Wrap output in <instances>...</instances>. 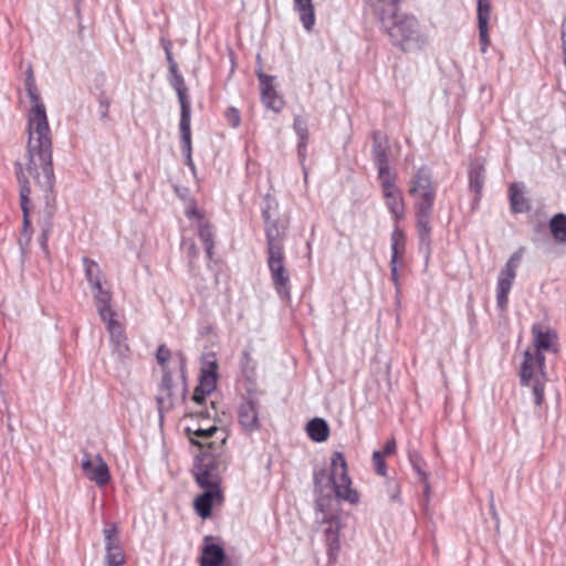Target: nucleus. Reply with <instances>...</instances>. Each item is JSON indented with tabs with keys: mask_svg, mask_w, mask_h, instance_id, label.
Returning a JSON list of instances; mask_svg holds the SVG:
<instances>
[{
	"mask_svg": "<svg viewBox=\"0 0 566 566\" xmlns=\"http://www.w3.org/2000/svg\"><path fill=\"white\" fill-rule=\"evenodd\" d=\"M82 470L87 479L95 482L97 486H104L111 480L108 467L99 454L94 460L85 454V459L82 461Z\"/></svg>",
	"mask_w": 566,
	"mask_h": 566,
	"instance_id": "nucleus-14",
	"label": "nucleus"
},
{
	"mask_svg": "<svg viewBox=\"0 0 566 566\" xmlns=\"http://www.w3.org/2000/svg\"><path fill=\"white\" fill-rule=\"evenodd\" d=\"M271 206L268 205L266 208L262 210V218L264 221V230L266 237V244H269L271 237H273V241H283V238L280 233L277 221L271 214Z\"/></svg>",
	"mask_w": 566,
	"mask_h": 566,
	"instance_id": "nucleus-31",
	"label": "nucleus"
},
{
	"mask_svg": "<svg viewBox=\"0 0 566 566\" xmlns=\"http://www.w3.org/2000/svg\"><path fill=\"white\" fill-rule=\"evenodd\" d=\"M521 262V253H513L500 271L496 283V304L501 311H506L509 293L516 276V269Z\"/></svg>",
	"mask_w": 566,
	"mask_h": 566,
	"instance_id": "nucleus-7",
	"label": "nucleus"
},
{
	"mask_svg": "<svg viewBox=\"0 0 566 566\" xmlns=\"http://www.w3.org/2000/svg\"><path fill=\"white\" fill-rule=\"evenodd\" d=\"M331 472L326 469L315 470L313 474L314 494L325 493L332 489L336 496L356 504L359 501L357 491L353 490L350 478L347 471L346 460L340 452H334L331 460Z\"/></svg>",
	"mask_w": 566,
	"mask_h": 566,
	"instance_id": "nucleus-4",
	"label": "nucleus"
},
{
	"mask_svg": "<svg viewBox=\"0 0 566 566\" xmlns=\"http://www.w3.org/2000/svg\"><path fill=\"white\" fill-rule=\"evenodd\" d=\"M226 117L232 127H238L240 124V113L237 108L230 107L227 109Z\"/></svg>",
	"mask_w": 566,
	"mask_h": 566,
	"instance_id": "nucleus-44",
	"label": "nucleus"
},
{
	"mask_svg": "<svg viewBox=\"0 0 566 566\" xmlns=\"http://www.w3.org/2000/svg\"><path fill=\"white\" fill-rule=\"evenodd\" d=\"M390 277H391V281L396 285H398V282H399L398 262H395V263L390 262Z\"/></svg>",
	"mask_w": 566,
	"mask_h": 566,
	"instance_id": "nucleus-47",
	"label": "nucleus"
},
{
	"mask_svg": "<svg viewBox=\"0 0 566 566\" xmlns=\"http://www.w3.org/2000/svg\"><path fill=\"white\" fill-rule=\"evenodd\" d=\"M396 440L395 439H390L386 442L384 449L380 451V453H384V455H391L396 452Z\"/></svg>",
	"mask_w": 566,
	"mask_h": 566,
	"instance_id": "nucleus-46",
	"label": "nucleus"
},
{
	"mask_svg": "<svg viewBox=\"0 0 566 566\" xmlns=\"http://www.w3.org/2000/svg\"><path fill=\"white\" fill-rule=\"evenodd\" d=\"M98 101V113L101 120H108V113L111 106V97L105 93L101 92L97 96Z\"/></svg>",
	"mask_w": 566,
	"mask_h": 566,
	"instance_id": "nucleus-39",
	"label": "nucleus"
},
{
	"mask_svg": "<svg viewBox=\"0 0 566 566\" xmlns=\"http://www.w3.org/2000/svg\"><path fill=\"white\" fill-rule=\"evenodd\" d=\"M243 356H244L245 359L249 358V354L247 352L243 353Z\"/></svg>",
	"mask_w": 566,
	"mask_h": 566,
	"instance_id": "nucleus-52",
	"label": "nucleus"
},
{
	"mask_svg": "<svg viewBox=\"0 0 566 566\" xmlns=\"http://www.w3.org/2000/svg\"><path fill=\"white\" fill-rule=\"evenodd\" d=\"M218 363L216 359L207 361V367H202L199 376V384L195 388L192 400L202 405L206 397L210 395L217 386L218 379Z\"/></svg>",
	"mask_w": 566,
	"mask_h": 566,
	"instance_id": "nucleus-10",
	"label": "nucleus"
},
{
	"mask_svg": "<svg viewBox=\"0 0 566 566\" xmlns=\"http://www.w3.org/2000/svg\"><path fill=\"white\" fill-rule=\"evenodd\" d=\"M273 237L266 244L268 268L271 273L273 286L281 297H290L291 285L290 274L284 265L285 253L283 241H273Z\"/></svg>",
	"mask_w": 566,
	"mask_h": 566,
	"instance_id": "nucleus-6",
	"label": "nucleus"
},
{
	"mask_svg": "<svg viewBox=\"0 0 566 566\" xmlns=\"http://www.w3.org/2000/svg\"><path fill=\"white\" fill-rule=\"evenodd\" d=\"M83 264L85 276L91 287H98V284H101L103 280V273L99 265L88 258H83Z\"/></svg>",
	"mask_w": 566,
	"mask_h": 566,
	"instance_id": "nucleus-34",
	"label": "nucleus"
},
{
	"mask_svg": "<svg viewBox=\"0 0 566 566\" xmlns=\"http://www.w3.org/2000/svg\"><path fill=\"white\" fill-rule=\"evenodd\" d=\"M156 358L158 364L163 366V369H167L166 364L170 358V350L165 345H160L157 349Z\"/></svg>",
	"mask_w": 566,
	"mask_h": 566,
	"instance_id": "nucleus-42",
	"label": "nucleus"
},
{
	"mask_svg": "<svg viewBox=\"0 0 566 566\" xmlns=\"http://www.w3.org/2000/svg\"><path fill=\"white\" fill-rule=\"evenodd\" d=\"M391 241V263L398 262L399 258L406 252V235L405 232L399 228L395 227L390 237Z\"/></svg>",
	"mask_w": 566,
	"mask_h": 566,
	"instance_id": "nucleus-30",
	"label": "nucleus"
},
{
	"mask_svg": "<svg viewBox=\"0 0 566 566\" xmlns=\"http://www.w3.org/2000/svg\"><path fill=\"white\" fill-rule=\"evenodd\" d=\"M106 324L107 331L109 332L111 338L118 346H124V342L126 339L124 329L122 325L115 319V315L106 317V321H103Z\"/></svg>",
	"mask_w": 566,
	"mask_h": 566,
	"instance_id": "nucleus-36",
	"label": "nucleus"
},
{
	"mask_svg": "<svg viewBox=\"0 0 566 566\" xmlns=\"http://www.w3.org/2000/svg\"><path fill=\"white\" fill-rule=\"evenodd\" d=\"M484 179H485L484 167L480 164L471 165L470 170H469V182H470V188L476 195L481 193V191L483 189V185H484Z\"/></svg>",
	"mask_w": 566,
	"mask_h": 566,
	"instance_id": "nucleus-35",
	"label": "nucleus"
},
{
	"mask_svg": "<svg viewBox=\"0 0 566 566\" xmlns=\"http://www.w3.org/2000/svg\"><path fill=\"white\" fill-rule=\"evenodd\" d=\"M544 384L545 379L536 378L535 380L531 381L533 395H534V401L537 406H541L544 401Z\"/></svg>",
	"mask_w": 566,
	"mask_h": 566,
	"instance_id": "nucleus-40",
	"label": "nucleus"
},
{
	"mask_svg": "<svg viewBox=\"0 0 566 566\" xmlns=\"http://www.w3.org/2000/svg\"><path fill=\"white\" fill-rule=\"evenodd\" d=\"M322 523L328 524V526L325 528V542L327 545V555L328 559L331 562H335L337 558V555L340 549V543H339V530H340V521L339 517H334L331 520H321Z\"/></svg>",
	"mask_w": 566,
	"mask_h": 566,
	"instance_id": "nucleus-17",
	"label": "nucleus"
},
{
	"mask_svg": "<svg viewBox=\"0 0 566 566\" xmlns=\"http://www.w3.org/2000/svg\"><path fill=\"white\" fill-rule=\"evenodd\" d=\"M294 10L300 14V20L305 30L311 31L315 24V13L312 0H293Z\"/></svg>",
	"mask_w": 566,
	"mask_h": 566,
	"instance_id": "nucleus-26",
	"label": "nucleus"
},
{
	"mask_svg": "<svg viewBox=\"0 0 566 566\" xmlns=\"http://www.w3.org/2000/svg\"><path fill=\"white\" fill-rule=\"evenodd\" d=\"M105 536V562L107 566H123L125 564V554L119 544L118 531L115 524L104 528Z\"/></svg>",
	"mask_w": 566,
	"mask_h": 566,
	"instance_id": "nucleus-13",
	"label": "nucleus"
},
{
	"mask_svg": "<svg viewBox=\"0 0 566 566\" xmlns=\"http://www.w3.org/2000/svg\"><path fill=\"white\" fill-rule=\"evenodd\" d=\"M198 235L201 242L205 245L206 252L208 258L210 259L212 256V250H213V233L211 230V227L207 222H202L199 226Z\"/></svg>",
	"mask_w": 566,
	"mask_h": 566,
	"instance_id": "nucleus-37",
	"label": "nucleus"
},
{
	"mask_svg": "<svg viewBox=\"0 0 566 566\" xmlns=\"http://www.w3.org/2000/svg\"><path fill=\"white\" fill-rule=\"evenodd\" d=\"M185 164H186V165H187V166H188L192 171H195L196 166H195V164H193V161H192L191 155H186V156H185Z\"/></svg>",
	"mask_w": 566,
	"mask_h": 566,
	"instance_id": "nucleus-50",
	"label": "nucleus"
},
{
	"mask_svg": "<svg viewBox=\"0 0 566 566\" xmlns=\"http://www.w3.org/2000/svg\"><path fill=\"white\" fill-rule=\"evenodd\" d=\"M490 512H491L492 518L495 520V522L499 524L500 517H499L497 511L495 509L494 499H493L492 494H491V500H490Z\"/></svg>",
	"mask_w": 566,
	"mask_h": 566,
	"instance_id": "nucleus-48",
	"label": "nucleus"
},
{
	"mask_svg": "<svg viewBox=\"0 0 566 566\" xmlns=\"http://www.w3.org/2000/svg\"><path fill=\"white\" fill-rule=\"evenodd\" d=\"M163 43H164V50H165V53H166V60H167L168 65H169V71H174L175 72L176 69L178 67V64L175 61L172 52H171V42L170 41H163Z\"/></svg>",
	"mask_w": 566,
	"mask_h": 566,
	"instance_id": "nucleus-43",
	"label": "nucleus"
},
{
	"mask_svg": "<svg viewBox=\"0 0 566 566\" xmlns=\"http://www.w3.org/2000/svg\"><path fill=\"white\" fill-rule=\"evenodd\" d=\"M339 500L336 493L332 494V492L315 494V507L322 513V520L339 517Z\"/></svg>",
	"mask_w": 566,
	"mask_h": 566,
	"instance_id": "nucleus-20",
	"label": "nucleus"
},
{
	"mask_svg": "<svg viewBox=\"0 0 566 566\" xmlns=\"http://www.w3.org/2000/svg\"><path fill=\"white\" fill-rule=\"evenodd\" d=\"M402 0H369L374 15L390 43L402 52H416L428 44L418 19L413 14L398 13Z\"/></svg>",
	"mask_w": 566,
	"mask_h": 566,
	"instance_id": "nucleus-2",
	"label": "nucleus"
},
{
	"mask_svg": "<svg viewBox=\"0 0 566 566\" xmlns=\"http://www.w3.org/2000/svg\"><path fill=\"white\" fill-rule=\"evenodd\" d=\"M562 49L563 53L566 54V19L563 21L562 24Z\"/></svg>",
	"mask_w": 566,
	"mask_h": 566,
	"instance_id": "nucleus-49",
	"label": "nucleus"
},
{
	"mask_svg": "<svg viewBox=\"0 0 566 566\" xmlns=\"http://www.w3.org/2000/svg\"><path fill=\"white\" fill-rule=\"evenodd\" d=\"M408 193L415 201L420 249L429 254L431 251L430 220L437 193V186L432 182L429 168L421 167L415 172L410 179Z\"/></svg>",
	"mask_w": 566,
	"mask_h": 566,
	"instance_id": "nucleus-3",
	"label": "nucleus"
},
{
	"mask_svg": "<svg viewBox=\"0 0 566 566\" xmlns=\"http://www.w3.org/2000/svg\"><path fill=\"white\" fill-rule=\"evenodd\" d=\"M256 75L260 81L262 103L268 108L279 112L281 109L282 103L279 101L276 91L273 85L274 76L266 75L262 71H258Z\"/></svg>",
	"mask_w": 566,
	"mask_h": 566,
	"instance_id": "nucleus-16",
	"label": "nucleus"
},
{
	"mask_svg": "<svg viewBox=\"0 0 566 566\" xmlns=\"http://www.w3.org/2000/svg\"><path fill=\"white\" fill-rule=\"evenodd\" d=\"M395 176L380 179L386 206L396 220L405 219V201L402 193L395 184Z\"/></svg>",
	"mask_w": 566,
	"mask_h": 566,
	"instance_id": "nucleus-11",
	"label": "nucleus"
},
{
	"mask_svg": "<svg viewBox=\"0 0 566 566\" xmlns=\"http://www.w3.org/2000/svg\"><path fill=\"white\" fill-rule=\"evenodd\" d=\"M533 342L535 346V353H542L543 350L547 352H557L556 339L557 335L549 329L544 331L543 327L538 324L532 327Z\"/></svg>",
	"mask_w": 566,
	"mask_h": 566,
	"instance_id": "nucleus-24",
	"label": "nucleus"
},
{
	"mask_svg": "<svg viewBox=\"0 0 566 566\" xmlns=\"http://www.w3.org/2000/svg\"><path fill=\"white\" fill-rule=\"evenodd\" d=\"M198 413H199L200 416H202V417H208V418L210 417V415H209V412H208V411H205V412H203V411H200V412H198Z\"/></svg>",
	"mask_w": 566,
	"mask_h": 566,
	"instance_id": "nucleus-51",
	"label": "nucleus"
},
{
	"mask_svg": "<svg viewBox=\"0 0 566 566\" xmlns=\"http://www.w3.org/2000/svg\"><path fill=\"white\" fill-rule=\"evenodd\" d=\"M25 90L32 102L28 115V163L25 171L17 163V177L20 186V206L23 214V233L31 228L30 220V185L25 172L32 176L36 186L44 192H51L54 187V171L52 164V137L48 123L44 103L41 99L31 67L25 73Z\"/></svg>",
	"mask_w": 566,
	"mask_h": 566,
	"instance_id": "nucleus-1",
	"label": "nucleus"
},
{
	"mask_svg": "<svg viewBox=\"0 0 566 566\" xmlns=\"http://www.w3.org/2000/svg\"><path fill=\"white\" fill-rule=\"evenodd\" d=\"M306 431L308 437L315 442L326 441L329 436L327 422L322 418H314L307 422Z\"/></svg>",
	"mask_w": 566,
	"mask_h": 566,
	"instance_id": "nucleus-29",
	"label": "nucleus"
},
{
	"mask_svg": "<svg viewBox=\"0 0 566 566\" xmlns=\"http://www.w3.org/2000/svg\"><path fill=\"white\" fill-rule=\"evenodd\" d=\"M191 114L180 115V139L184 155H191Z\"/></svg>",
	"mask_w": 566,
	"mask_h": 566,
	"instance_id": "nucleus-32",
	"label": "nucleus"
},
{
	"mask_svg": "<svg viewBox=\"0 0 566 566\" xmlns=\"http://www.w3.org/2000/svg\"><path fill=\"white\" fill-rule=\"evenodd\" d=\"M50 226H46L43 230H42V233L40 235V244H41V248L42 250L48 253V239H49V233H50Z\"/></svg>",
	"mask_w": 566,
	"mask_h": 566,
	"instance_id": "nucleus-45",
	"label": "nucleus"
},
{
	"mask_svg": "<svg viewBox=\"0 0 566 566\" xmlns=\"http://www.w3.org/2000/svg\"><path fill=\"white\" fill-rule=\"evenodd\" d=\"M536 378L545 379V356L543 353L532 354L526 350L521 368V382L530 386Z\"/></svg>",
	"mask_w": 566,
	"mask_h": 566,
	"instance_id": "nucleus-12",
	"label": "nucleus"
},
{
	"mask_svg": "<svg viewBox=\"0 0 566 566\" xmlns=\"http://www.w3.org/2000/svg\"><path fill=\"white\" fill-rule=\"evenodd\" d=\"M200 566H234L233 563L226 557V552L218 544H206L202 547L200 557Z\"/></svg>",
	"mask_w": 566,
	"mask_h": 566,
	"instance_id": "nucleus-22",
	"label": "nucleus"
},
{
	"mask_svg": "<svg viewBox=\"0 0 566 566\" xmlns=\"http://www.w3.org/2000/svg\"><path fill=\"white\" fill-rule=\"evenodd\" d=\"M373 160L377 167L379 179L392 176L388 164L387 147L380 140L378 134H374L373 138Z\"/></svg>",
	"mask_w": 566,
	"mask_h": 566,
	"instance_id": "nucleus-23",
	"label": "nucleus"
},
{
	"mask_svg": "<svg viewBox=\"0 0 566 566\" xmlns=\"http://www.w3.org/2000/svg\"><path fill=\"white\" fill-rule=\"evenodd\" d=\"M186 431L192 444L206 449L209 443H213V448L217 451H221L223 450V446L227 441V433L224 430H221L216 426H210L208 428L198 427L196 429L187 427Z\"/></svg>",
	"mask_w": 566,
	"mask_h": 566,
	"instance_id": "nucleus-8",
	"label": "nucleus"
},
{
	"mask_svg": "<svg viewBox=\"0 0 566 566\" xmlns=\"http://www.w3.org/2000/svg\"><path fill=\"white\" fill-rule=\"evenodd\" d=\"M521 184L513 182L510 186V206L514 213H523L530 210L528 200L523 195Z\"/></svg>",
	"mask_w": 566,
	"mask_h": 566,
	"instance_id": "nucleus-28",
	"label": "nucleus"
},
{
	"mask_svg": "<svg viewBox=\"0 0 566 566\" xmlns=\"http://www.w3.org/2000/svg\"><path fill=\"white\" fill-rule=\"evenodd\" d=\"M226 468L223 450L217 451L213 443H209L207 450L196 457L192 473L200 488L220 489L221 473Z\"/></svg>",
	"mask_w": 566,
	"mask_h": 566,
	"instance_id": "nucleus-5",
	"label": "nucleus"
},
{
	"mask_svg": "<svg viewBox=\"0 0 566 566\" xmlns=\"http://www.w3.org/2000/svg\"><path fill=\"white\" fill-rule=\"evenodd\" d=\"M221 489H206V491L196 497L195 510L197 514L202 518L211 516L212 505L214 502L222 501Z\"/></svg>",
	"mask_w": 566,
	"mask_h": 566,
	"instance_id": "nucleus-21",
	"label": "nucleus"
},
{
	"mask_svg": "<svg viewBox=\"0 0 566 566\" xmlns=\"http://www.w3.org/2000/svg\"><path fill=\"white\" fill-rule=\"evenodd\" d=\"M92 291L94 293L97 311L102 321H106V317L108 316L116 315L109 305L112 298L111 293L103 289L102 283L98 284V287H92Z\"/></svg>",
	"mask_w": 566,
	"mask_h": 566,
	"instance_id": "nucleus-27",
	"label": "nucleus"
},
{
	"mask_svg": "<svg viewBox=\"0 0 566 566\" xmlns=\"http://www.w3.org/2000/svg\"><path fill=\"white\" fill-rule=\"evenodd\" d=\"M373 463H374L375 472L380 476H385L387 473V465L385 462V455H384V453H380V450L374 451Z\"/></svg>",
	"mask_w": 566,
	"mask_h": 566,
	"instance_id": "nucleus-41",
	"label": "nucleus"
},
{
	"mask_svg": "<svg viewBox=\"0 0 566 566\" xmlns=\"http://www.w3.org/2000/svg\"><path fill=\"white\" fill-rule=\"evenodd\" d=\"M169 83L176 91L180 104V115L191 114V103L188 94L184 76L179 73L178 67L176 71H169Z\"/></svg>",
	"mask_w": 566,
	"mask_h": 566,
	"instance_id": "nucleus-19",
	"label": "nucleus"
},
{
	"mask_svg": "<svg viewBox=\"0 0 566 566\" xmlns=\"http://www.w3.org/2000/svg\"><path fill=\"white\" fill-rule=\"evenodd\" d=\"M259 407L260 401L252 392L243 397L238 409V419L245 432H254L260 429Z\"/></svg>",
	"mask_w": 566,
	"mask_h": 566,
	"instance_id": "nucleus-9",
	"label": "nucleus"
},
{
	"mask_svg": "<svg viewBox=\"0 0 566 566\" xmlns=\"http://www.w3.org/2000/svg\"><path fill=\"white\" fill-rule=\"evenodd\" d=\"M294 130L298 137V144H297V153L301 161L305 160L306 157V147L310 139V133L307 127V122L301 116L294 117L293 123Z\"/></svg>",
	"mask_w": 566,
	"mask_h": 566,
	"instance_id": "nucleus-25",
	"label": "nucleus"
},
{
	"mask_svg": "<svg viewBox=\"0 0 566 566\" xmlns=\"http://www.w3.org/2000/svg\"><path fill=\"white\" fill-rule=\"evenodd\" d=\"M491 14L490 0H478V28L481 52L485 53L490 44L489 20Z\"/></svg>",
	"mask_w": 566,
	"mask_h": 566,
	"instance_id": "nucleus-18",
	"label": "nucleus"
},
{
	"mask_svg": "<svg viewBox=\"0 0 566 566\" xmlns=\"http://www.w3.org/2000/svg\"><path fill=\"white\" fill-rule=\"evenodd\" d=\"M549 230L555 239L559 243H566V214L557 213L549 220Z\"/></svg>",
	"mask_w": 566,
	"mask_h": 566,
	"instance_id": "nucleus-33",
	"label": "nucleus"
},
{
	"mask_svg": "<svg viewBox=\"0 0 566 566\" xmlns=\"http://www.w3.org/2000/svg\"><path fill=\"white\" fill-rule=\"evenodd\" d=\"M172 387L174 381L171 373L168 369H165L158 388V395L156 397L160 420L164 419V413L171 410L174 407Z\"/></svg>",
	"mask_w": 566,
	"mask_h": 566,
	"instance_id": "nucleus-15",
	"label": "nucleus"
},
{
	"mask_svg": "<svg viewBox=\"0 0 566 566\" xmlns=\"http://www.w3.org/2000/svg\"><path fill=\"white\" fill-rule=\"evenodd\" d=\"M411 464L413 470L417 472L420 481L423 483V493L428 496L430 492V485L428 482V474L424 472L422 464V459L418 455H410Z\"/></svg>",
	"mask_w": 566,
	"mask_h": 566,
	"instance_id": "nucleus-38",
	"label": "nucleus"
}]
</instances>
